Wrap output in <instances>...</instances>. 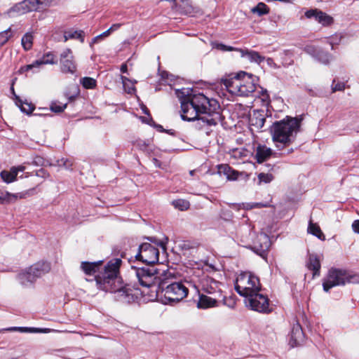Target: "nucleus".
Masks as SVG:
<instances>
[{
	"mask_svg": "<svg viewBox=\"0 0 359 359\" xmlns=\"http://www.w3.org/2000/svg\"><path fill=\"white\" fill-rule=\"evenodd\" d=\"M181 104V118L186 121H197V127L215 126L221 120L220 106L213 98L203 93L194 94L189 88L177 89Z\"/></svg>",
	"mask_w": 359,
	"mask_h": 359,
	"instance_id": "obj_1",
	"label": "nucleus"
},
{
	"mask_svg": "<svg viewBox=\"0 0 359 359\" xmlns=\"http://www.w3.org/2000/svg\"><path fill=\"white\" fill-rule=\"evenodd\" d=\"M122 261L119 258L112 259L104 266V270L95 275V280L99 290L114 292L116 297L123 302L130 303L134 300L132 290L123 286L119 276V269Z\"/></svg>",
	"mask_w": 359,
	"mask_h": 359,
	"instance_id": "obj_2",
	"label": "nucleus"
},
{
	"mask_svg": "<svg viewBox=\"0 0 359 359\" xmlns=\"http://www.w3.org/2000/svg\"><path fill=\"white\" fill-rule=\"evenodd\" d=\"M302 119V116L294 118L287 116L273 124L272 139L282 155H289L297 149L293 144L296 140Z\"/></svg>",
	"mask_w": 359,
	"mask_h": 359,
	"instance_id": "obj_3",
	"label": "nucleus"
},
{
	"mask_svg": "<svg viewBox=\"0 0 359 359\" xmlns=\"http://www.w3.org/2000/svg\"><path fill=\"white\" fill-rule=\"evenodd\" d=\"M131 269L140 285L150 289L151 297H157L163 281L170 276L167 270L158 269L155 265L132 266Z\"/></svg>",
	"mask_w": 359,
	"mask_h": 359,
	"instance_id": "obj_4",
	"label": "nucleus"
},
{
	"mask_svg": "<svg viewBox=\"0 0 359 359\" xmlns=\"http://www.w3.org/2000/svg\"><path fill=\"white\" fill-rule=\"evenodd\" d=\"M221 83L232 95L248 97L255 92V77L244 72L233 77L222 79Z\"/></svg>",
	"mask_w": 359,
	"mask_h": 359,
	"instance_id": "obj_5",
	"label": "nucleus"
},
{
	"mask_svg": "<svg viewBox=\"0 0 359 359\" xmlns=\"http://www.w3.org/2000/svg\"><path fill=\"white\" fill-rule=\"evenodd\" d=\"M358 282L359 277L356 274L346 270L332 268L329 270L327 277L323 280V287L325 292H328L334 286Z\"/></svg>",
	"mask_w": 359,
	"mask_h": 359,
	"instance_id": "obj_6",
	"label": "nucleus"
},
{
	"mask_svg": "<svg viewBox=\"0 0 359 359\" xmlns=\"http://www.w3.org/2000/svg\"><path fill=\"white\" fill-rule=\"evenodd\" d=\"M160 292H164L165 299L169 302H179L187 297L189 288L182 281L168 283V277L163 281Z\"/></svg>",
	"mask_w": 359,
	"mask_h": 359,
	"instance_id": "obj_7",
	"label": "nucleus"
},
{
	"mask_svg": "<svg viewBox=\"0 0 359 359\" xmlns=\"http://www.w3.org/2000/svg\"><path fill=\"white\" fill-rule=\"evenodd\" d=\"M234 287L241 296L248 297L259 292L261 290V284L256 276L250 273H243L236 278Z\"/></svg>",
	"mask_w": 359,
	"mask_h": 359,
	"instance_id": "obj_8",
	"label": "nucleus"
},
{
	"mask_svg": "<svg viewBox=\"0 0 359 359\" xmlns=\"http://www.w3.org/2000/svg\"><path fill=\"white\" fill-rule=\"evenodd\" d=\"M50 270V264L47 262H39L31 266L26 271L20 273L18 280L23 286L34 283L38 278L41 277Z\"/></svg>",
	"mask_w": 359,
	"mask_h": 359,
	"instance_id": "obj_9",
	"label": "nucleus"
},
{
	"mask_svg": "<svg viewBox=\"0 0 359 359\" xmlns=\"http://www.w3.org/2000/svg\"><path fill=\"white\" fill-rule=\"evenodd\" d=\"M158 256L159 251L157 248L150 243H144L140 245L135 258L146 264L154 265L158 262Z\"/></svg>",
	"mask_w": 359,
	"mask_h": 359,
	"instance_id": "obj_10",
	"label": "nucleus"
},
{
	"mask_svg": "<svg viewBox=\"0 0 359 359\" xmlns=\"http://www.w3.org/2000/svg\"><path fill=\"white\" fill-rule=\"evenodd\" d=\"M256 292L247 297L246 305L252 311L259 313H271L273 311L269 306V299L266 296Z\"/></svg>",
	"mask_w": 359,
	"mask_h": 359,
	"instance_id": "obj_11",
	"label": "nucleus"
},
{
	"mask_svg": "<svg viewBox=\"0 0 359 359\" xmlns=\"http://www.w3.org/2000/svg\"><path fill=\"white\" fill-rule=\"evenodd\" d=\"M297 316H293L292 327L289 335V344L291 347L299 346L304 341L305 336Z\"/></svg>",
	"mask_w": 359,
	"mask_h": 359,
	"instance_id": "obj_12",
	"label": "nucleus"
},
{
	"mask_svg": "<svg viewBox=\"0 0 359 359\" xmlns=\"http://www.w3.org/2000/svg\"><path fill=\"white\" fill-rule=\"evenodd\" d=\"M271 246L270 238L264 233H259L253 242L252 249L257 255L264 257Z\"/></svg>",
	"mask_w": 359,
	"mask_h": 359,
	"instance_id": "obj_13",
	"label": "nucleus"
},
{
	"mask_svg": "<svg viewBox=\"0 0 359 359\" xmlns=\"http://www.w3.org/2000/svg\"><path fill=\"white\" fill-rule=\"evenodd\" d=\"M60 63L62 72L74 74L76 72V66L70 48H66L60 54Z\"/></svg>",
	"mask_w": 359,
	"mask_h": 359,
	"instance_id": "obj_14",
	"label": "nucleus"
},
{
	"mask_svg": "<svg viewBox=\"0 0 359 359\" xmlns=\"http://www.w3.org/2000/svg\"><path fill=\"white\" fill-rule=\"evenodd\" d=\"M57 61L55 60V56L50 52L47 53L43 55V57L39 60H35L30 65H25L20 67L19 72L20 73H24L29 70L32 69L35 67H40L43 65L47 64H55Z\"/></svg>",
	"mask_w": 359,
	"mask_h": 359,
	"instance_id": "obj_15",
	"label": "nucleus"
},
{
	"mask_svg": "<svg viewBox=\"0 0 359 359\" xmlns=\"http://www.w3.org/2000/svg\"><path fill=\"white\" fill-rule=\"evenodd\" d=\"M200 284L201 290L208 294H215L221 290L219 288L221 283L208 276H203L200 280Z\"/></svg>",
	"mask_w": 359,
	"mask_h": 359,
	"instance_id": "obj_16",
	"label": "nucleus"
},
{
	"mask_svg": "<svg viewBox=\"0 0 359 359\" xmlns=\"http://www.w3.org/2000/svg\"><path fill=\"white\" fill-rule=\"evenodd\" d=\"M266 121V114L264 110H253L249 114V123L257 130L262 128Z\"/></svg>",
	"mask_w": 359,
	"mask_h": 359,
	"instance_id": "obj_17",
	"label": "nucleus"
},
{
	"mask_svg": "<svg viewBox=\"0 0 359 359\" xmlns=\"http://www.w3.org/2000/svg\"><path fill=\"white\" fill-rule=\"evenodd\" d=\"M34 189L26 191L23 193L10 194L6 192L0 196V204H6L15 202L18 198H25L34 194Z\"/></svg>",
	"mask_w": 359,
	"mask_h": 359,
	"instance_id": "obj_18",
	"label": "nucleus"
},
{
	"mask_svg": "<svg viewBox=\"0 0 359 359\" xmlns=\"http://www.w3.org/2000/svg\"><path fill=\"white\" fill-rule=\"evenodd\" d=\"M272 154V150L266 145L259 144L255 150V158L261 163L266 161Z\"/></svg>",
	"mask_w": 359,
	"mask_h": 359,
	"instance_id": "obj_19",
	"label": "nucleus"
},
{
	"mask_svg": "<svg viewBox=\"0 0 359 359\" xmlns=\"http://www.w3.org/2000/svg\"><path fill=\"white\" fill-rule=\"evenodd\" d=\"M25 170L24 166L13 167L10 171L3 170L0 175L1 179L6 183H11L16 180L19 171L22 172Z\"/></svg>",
	"mask_w": 359,
	"mask_h": 359,
	"instance_id": "obj_20",
	"label": "nucleus"
},
{
	"mask_svg": "<svg viewBox=\"0 0 359 359\" xmlns=\"http://www.w3.org/2000/svg\"><path fill=\"white\" fill-rule=\"evenodd\" d=\"M217 306V301L205 294H199L198 300L197 302V307L198 309H205Z\"/></svg>",
	"mask_w": 359,
	"mask_h": 359,
	"instance_id": "obj_21",
	"label": "nucleus"
},
{
	"mask_svg": "<svg viewBox=\"0 0 359 359\" xmlns=\"http://www.w3.org/2000/svg\"><path fill=\"white\" fill-rule=\"evenodd\" d=\"M5 331H19L20 332H42V333H48L51 331H55V330L53 328H36V327H11L6 329H4Z\"/></svg>",
	"mask_w": 359,
	"mask_h": 359,
	"instance_id": "obj_22",
	"label": "nucleus"
},
{
	"mask_svg": "<svg viewBox=\"0 0 359 359\" xmlns=\"http://www.w3.org/2000/svg\"><path fill=\"white\" fill-rule=\"evenodd\" d=\"M306 266L309 270L313 271V276L320 275V263L317 255L313 254L309 255Z\"/></svg>",
	"mask_w": 359,
	"mask_h": 359,
	"instance_id": "obj_23",
	"label": "nucleus"
},
{
	"mask_svg": "<svg viewBox=\"0 0 359 359\" xmlns=\"http://www.w3.org/2000/svg\"><path fill=\"white\" fill-rule=\"evenodd\" d=\"M102 261L89 262H83L81 268L87 275H94L99 270V267L102 265Z\"/></svg>",
	"mask_w": 359,
	"mask_h": 359,
	"instance_id": "obj_24",
	"label": "nucleus"
},
{
	"mask_svg": "<svg viewBox=\"0 0 359 359\" xmlns=\"http://www.w3.org/2000/svg\"><path fill=\"white\" fill-rule=\"evenodd\" d=\"M239 52L242 57H247L250 62L261 64L264 60V57L262 56L258 52L255 50L240 49Z\"/></svg>",
	"mask_w": 359,
	"mask_h": 359,
	"instance_id": "obj_25",
	"label": "nucleus"
},
{
	"mask_svg": "<svg viewBox=\"0 0 359 359\" xmlns=\"http://www.w3.org/2000/svg\"><path fill=\"white\" fill-rule=\"evenodd\" d=\"M219 172L223 173L229 180H235L238 177V172L231 168L229 165H220L218 167Z\"/></svg>",
	"mask_w": 359,
	"mask_h": 359,
	"instance_id": "obj_26",
	"label": "nucleus"
},
{
	"mask_svg": "<svg viewBox=\"0 0 359 359\" xmlns=\"http://www.w3.org/2000/svg\"><path fill=\"white\" fill-rule=\"evenodd\" d=\"M28 12H30V9L28 7L27 1H26V0L15 4L8 10L9 14L12 13H16L19 15H21Z\"/></svg>",
	"mask_w": 359,
	"mask_h": 359,
	"instance_id": "obj_27",
	"label": "nucleus"
},
{
	"mask_svg": "<svg viewBox=\"0 0 359 359\" xmlns=\"http://www.w3.org/2000/svg\"><path fill=\"white\" fill-rule=\"evenodd\" d=\"M307 231L309 233H311L316 236L318 239L321 241L325 240V236L323 231H321L320 226L317 224L313 223L311 219L309 221Z\"/></svg>",
	"mask_w": 359,
	"mask_h": 359,
	"instance_id": "obj_28",
	"label": "nucleus"
},
{
	"mask_svg": "<svg viewBox=\"0 0 359 359\" xmlns=\"http://www.w3.org/2000/svg\"><path fill=\"white\" fill-rule=\"evenodd\" d=\"M69 39H79L81 43L84 41V32L81 30H69L65 32L64 41Z\"/></svg>",
	"mask_w": 359,
	"mask_h": 359,
	"instance_id": "obj_29",
	"label": "nucleus"
},
{
	"mask_svg": "<svg viewBox=\"0 0 359 359\" xmlns=\"http://www.w3.org/2000/svg\"><path fill=\"white\" fill-rule=\"evenodd\" d=\"M16 104L20 107V110L27 114H31L35 109L33 104L29 103L26 101L23 102L18 96L15 95Z\"/></svg>",
	"mask_w": 359,
	"mask_h": 359,
	"instance_id": "obj_30",
	"label": "nucleus"
},
{
	"mask_svg": "<svg viewBox=\"0 0 359 359\" xmlns=\"http://www.w3.org/2000/svg\"><path fill=\"white\" fill-rule=\"evenodd\" d=\"M316 20L324 26L330 25L333 22V18L321 11H318Z\"/></svg>",
	"mask_w": 359,
	"mask_h": 359,
	"instance_id": "obj_31",
	"label": "nucleus"
},
{
	"mask_svg": "<svg viewBox=\"0 0 359 359\" xmlns=\"http://www.w3.org/2000/svg\"><path fill=\"white\" fill-rule=\"evenodd\" d=\"M252 13H257L259 16L268 14L269 13V7L262 2H259L256 6L251 9Z\"/></svg>",
	"mask_w": 359,
	"mask_h": 359,
	"instance_id": "obj_32",
	"label": "nucleus"
},
{
	"mask_svg": "<svg viewBox=\"0 0 359 359\" xmlns=\"http://www.w3.org/2000/svg\"><path fill=\"white\" fill-rule=\"evenodd\" d=\"M21 43L25 50H29L32 48L33 44V35L27 32L21 39Z\"/></svg>",
	"mask_w": 359,
	"mask_h": 359,
	"instance_id": "obj_33",
	"label": "nucleus"
},
{
	"mask_svg": "<svg viewBox=\"0 0 359 359\" xmlns=\"http://www.w3.org/2000/svg\"><path fill=\"white\" fill-rule=\"evenodd\" d=\"M81 83L86 89H93L96 87L97 81L91 77H83L81 79Z\"/></svg>",
	"mask_w": 359,
	"mask_h": 359,
	"instance_id": "obj_34",
	"label": "nucleus"
},
{
	"mask_svg": "<svg viewBox=\"0 0 359 359\" xmlns=\"http://www.w3.org/2000/svg\"><path fill=\"white\" fill-rule=\"evenodd\" d=\"M172 204L174 205L175 208H177L182 211L188 210L190 206L189 202L184 199L175 200L172 202Z\"/></svg>",
	"mask_w": 359,
	"mask_h": 359,
	"instance_id": "obj_35",
	"label": "nucleus"
},
{
	"mask_svg": "<svg viewBox=\"0 0 359 359\" xmlns=\"http://www.w3.org/2000/svg\"><path fill=\"white\" fill-rule=\"evenodd\" d=\"M13 34V32L12 31L11 27L0 32V47L8 42V41L12 37Z\"/></svg>",
	"mask_w": 359,
	"mask_h": 359,
	"instance_id": "obj_36",
	"label": "nucleus"
},
{
	"mask_svg": "<svg viewBox=\"0 0 359 359\" xmlns=\"http://www.w3.org/2000/svg\"><path fill=\"white\" fill-rule=\"evenodd\" d=\"M26 1H27L28 7L30 9V11H37L46 7L43 6L42 0H26Z\"/></svg>",
	"mask_w": 359,
	"mask_h": 359,
	"instance_id": "obj_37",
	"label": "nucleus"
},
{
	"mask_svg": "<svg viewBox=\"0 0 359 359\" xmlns=\"http://www.w3.org/2000/svg\"><path fill=\"white\" fill-rule=\"evenodd\" d=\"M212 47L214 48H216L217 50H222L223 52H225V51H238L239 52V50L241 48H234V47H232V46H226L225 44H223L222 43H217V42H214L212 43Z\"/></svg>",
	"mask_w": 359,
	"mask_h": 359,
	"instance_id": "obj_38",
	"label": "nucleus"
},
{
	"mask_svg": "<svg viewBox=\"0 0 359 359\" xmlns=\"http://www.w3.org/2000/svg\"><path fill=\"white\" fill-rule=\"evenodd\" d=\"M259 182L270 183L273 180V176L271 173L260 172L258 176Z\"/></svg>",
	"mask_w": 359,
	"mask_h": 359,
	"instance_id": "obj_39",
	"label": "nucleus"
},
{
	"mask_svg": "<svg viewBox=\"0 0 359 359\" xmlns=\"http://www.w3.org/2000/svg\"><path fill=\"white\" fill-rule=\"evenodd\" d=\"M67 107V104L63 105H59L57 103H53L50 106V109L52 111L55 113H60L65 110Z\"/></svg>",
	"mask_w": 359,
	"mask_h": 359,
	"instance_id": "obj_40",
	"label": "nucleus"
},
{
	"mask_svg": "<svg viewBox=\"0 0 359 359\" xmlns=\"http://www.w3.org/2000/svg\"><path fill=\"white\" fill-rule=\"evenodd\" d=\"M134 145L137 147L139 149L145 151L148 147V144L146 141L142 140H137L134 142Z\"/></svg>",
	"mask_w": 359,
	"mask_h": 359,
	"instance_id": "obj_41",
	"label": "nucleus"
},
{
	"mask_svg": "<svg viewBox=\"0 0 359 359\" xmlns=\"http://www.w3.org/2000/svg\"><path fill=\"white\" fill-rule=\"evenodd\" d=\"M344 88H345L344 83L338 82L337 83H335V80L333 81V83L332 85V92L344 90Z\"/></svg>",
	"mask_w": 359,
	"mask_h": 359,
	"instance_id": "obj_42",
	"label": "nucleus"
},
{
	"mask_svg": "<svg viewBox=\"0 0 359 359\" xmlns=\"http://www.w3.org/2000/svg\"><path fill=\"white\" fill-rule=\"evenodd\" d=\"M111 33V32L110 31V29L109 28L107 30H106L101 34L94 37L92 40V43H97L99 40L102 39L104 37L108 36Z\"/></svg>",
	"mask_w": 359,
	"mask_h": 359,
	"instance_id": "obj_43",
	"label": "nucleus"
},
{
	"mask_svg": "<svg viewBox=\"0 0 359 359\" xmlns=\"http://www.w3.org/2000/svg\"><path fill=\"white\" fill-rule=\"evenodd\" d=\"M318 10L317 9H310L306 11L305 16L307 18H314L316 20L317 14L318 13Z\"/></svg>",
	"mask_w": 359,
	"mask_h": 359,
	"instance_id": "obj_44",
	"label": "nucleus"
},
{
	"mask_svg": "<svg viewBox=\"0 0 359 359\" xmlns=\"http://www.w3.org/2000/svg\"><path fill=\"white\" fill-rule=\"evenodd\" d=\"M352 228L354 232L359 233V219H356L353 222Z\"/></svg>",
	"mask_w": 359,
	"mask_h": 359,
	"instance_id": "obj_45",
	"label": "nucleus"
},
{
	"mask_svg": "<svg viewBox=\"0 0 359 359\" xmlns=\"http://www.w3.org/2000/svg\"><path fill=\"white\" fill-rule=\"evenodd\" d=\"M147 239L151 243H156L158 245L163 247L164 244L162 241L157 242V239L156 237H147Z\"/></svg>",
	"mask_w": 359,
	"mask_h": 359,
	"instance_id": "obj_46",
	"label": "nucleus"
},
{
	"mask_svg": "<svg viewBox=\"0 0 359 359\" xmlns=\"http://www.w3.org/2000/svg\"><path fill=\"white\" fill-rule=\"evenodd\" d=\"M123 24L121 23H116V24H113L110 27H109V29L110 31L111 32V33L113 32H115L116 30H118L121 26H122Z\"/></svg>",
	"mask_w": 359,
	"mask_h": 359,
	"instance_id": "obj_47",
	"label": "nucleus"
},
{
	"mask_svg": "<svg viewBox=\"0 0 359 359\" xmlns=\"http://www.w3.org/2000/svg\"><path fill=\"white\" fill-rule=\"evenodd\" d=\"M261 93L262 96V100L265 101L269 98V95H268L266 90H263L262 88Z\"/></svg>",
	"mask_w": 359,
	"mask_h": 359,
	"instance_id": "obj_48",
	"label": "nucleus"
},
{
	"mask_svg": "<svg viewBox=\"0 0 359 359\" xmlns=\"http://www.w3.org/2000/svg\"><path fill=\"white\" fill-rule=\"evenodd\" d=\"M128 71V67H127V65L126 64H123L121 66V72L122 73H126Z\"/></svg>",
	"mask_w": 359,
	"mask_h": 359,
	"instance_id": "obj_49",
	"label": "nucleus"
},
{
	"mask_svg": "<svg viewBox=\"0 0 359 359\" xmlns=\"http://www.w3.org/2000/svg\"><path fill=\"white\" fill-rule=\"evenodd\" d=\"M152 161L156 167H161V162L157 158H154Z\"/></svg>",
	"mask_w": 359,
	"mask_h": 359,
	"instance_id": "obj_50",
	"label": "nucleus"
},
{
	"mask_svg": "<svg viewBox=\"0 0 359 359\" xmlns=\"http://www.w3.org/2000/svg\"><path fill=\"white\" fill-rule=\"evenodd\" d=\"M63 164L66 168H69L72 166V163L69 160H65Z\"/></svg>",
	"mask_w": 359,
	"mask_h": 359,
	"instance_id": "obj_51",
	"label": "nucleus"
},
{
	"mask_svg": "<svg viewBox=\"0 0 359 359\" xmlns=\"http://www.w3.org/2000/svg\"><path fill=\"white\" fill-rule=\"evenodd\" d=\"M53 1V0H42V3L43 4V6L46 7L48 6Z\"/></svg>",
	"mask_w": 359,
	"mask_h": 359,
	"instance_id": "obj_52",
	"label": "nucleus"
},
{
	"mask_svg": "<svg viewBox=\"0 0 359 359\" xmlns=\"http://www.w3.org/2000/svg\"><path fill=\"white\" fill-rule=\"evenodd\" d=\"M168 77V73L166 72H163L161 73V78L163 79H167Z\"/></svg>",
	"mask_w": 359,
	"mask_h": 359,
	"instance_id": "obj_53",
	"label": "nucleus"
},
{
	"mask_svg": "<svg viewBox=\"0 0 359 359\" xmlns=\"http://www.w3.org/2000/svg\"><path fill=\"white\" fill-rule=\"evenodd\" d=\"M122 83L123 86H126V81H129V79L126 78V76H121Z\"/></svg>",
	"mask_w": 359,
	"mask_h": 359,
	"instance_id": "obj_54",
	"label": "nucleus"
},
{
	"mask_svg": "<svg viewBox=\"0 0 359 359\" xmlns=\"http://www.w3.org/2000/svg\"><path fill=\"white\" fill-rule=\"evenodd\" d=\"M324 56H325V59L323 61V62L324 64H327V63L329 62V61H330V60H329V55H327V54H325Z\"/></svg>",
	"mask_w": 359,
	"mask_h": 359,
	"instance_id": "obj_55",
	"label": "nucleus"
},
{
	"mask_svg": "<svg viewBox=\"0 0 359 359\" xmlns=\"http://www.w3.org/2000/svg\"><path fill=\"white\" fill-rule=\"evenodd\" d=\"M37 160H35L34 162L36 163V164H40L42 162V158H36Z\"/></svg>",
	"mask_w": 359,
	"mask_h": 359,
	"instance_id": "obj_56",
	"label": "nucleus"
},
{
	"mask_svg": "<svg viewBox=\"0 0 359 359\" xmlns=\"http://www.w3.org/2000/svg\"><path fill=\"white\" fill-rule=\"evenodd\" d=\"M50 320H53L54 322H59V323H64L63 320H59L57 318H54V319H50Z\"/></svg>",
	"mask_w": 359,
	"mask_h": 359,
	"instance_id": "obj_57",
	"label": "nucleus"
},
{
	"mask_svg": "<svg viewBox=\"0 0 359 359\" xmlns=\"http://www.w3.org/2000/svg\"><path fill=\"white\" fill-rule=\"evenodd\" d=\"M134 90H135V88H133H133H130V89L128 90V93H132L133 91H134Z\"/></svg>",
	"mask_w": 359,
	"mask_h": 359,
	"instance_id": "obj_58",
	"label": "nucleus"
},
{
	"mask_svg": "<svg viewBox=\"0 0 359 359\" xmlns=\"http://www.w3.org/2000/svg\"><path fill=\"white\" fill-rule=\"evenodd\" d=\"M143 111L145 114H149V110L146 107L143 109Z\"/></svg>",
	"mask_w": 359,
	"mask_h": 359,
	"instance_id": "obj_59",
	"label": "nucleus"
},
{
	"mask_svg": "<svg viewBox=\"0 0 359 359\" xmlns=\"http://www.w3.org/2000/svg\"><path fill=\"white\" fill-rule=\"evenodd\" d=\"M11 92H13V93L14 94V95H15V96L16 95L15 94L13 87H11Z\"/></svg>",
	"mask_w": 359,
	"mask_h": 359,
	"instance_id": "obj_60",
	"label": "nucleus"
},
{
	"mask_svg": "<svg viewBox=\"0 0 359 359\" xmlns=\"http://www.w3.org/2000/svg\"><path fill=\"white\" fill-rule=\"evenodd\" d=\"M194 170H191V171L189 172V173H190V175H194Z\"/></svg>",
	"mask_w": 359,
	"mask_h": 359,
	"instance_id": "obj_61",
	"label": "nucleus"
},
{
	"mask_svg": "<svg viewBox=\"0 0 359 359\" xmlns=\"http://www.w3.org/2000/svg\"><path fill=\"white\" fill-rule=\"evenodd\" d=\"M157 128H158V129H161H161H163V127H162L161 126H160V125H158V126H157Z\"/></svg>",
	"mask_w": 359,
	"mask_h": 359,
	"instance_id": "obj_62",
	"label": "nucleus"
},
{
	"mask_svg": "<svg viewBox=\"0 0 359 359\" xmlns=\"http://www.w3.org/2000/svg\"><path fill=\"white\" fill-rule=\"evenodd\" d=\"M302 318L304 319V318H306V316H301Z\"/></svg>",
	"mask_w": 359,
	"mask_h": 359,
	"instance_id": "obj_63",
	"label": "nucleus"
}]
</instances>
